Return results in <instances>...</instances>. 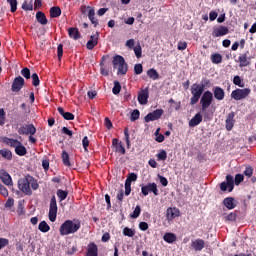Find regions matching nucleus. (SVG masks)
Wrapping results in <instances>:
<instances>
[{"instance_id":"1","label":"nucleus","mask_w":256,"mask_h":256,"mask_svg":"<svg viewBox=\"0 0 256 256\" xmlns=\"http://www.w3.org/2000/svg\"><path fill=\"white\" fill-rule=\"evenodd\" d=\"M18 188L20 191H22V193L26 195H33V191H37L39 189V183H37L33 176L27 175L24 178H20L18 180Z\"/></svg>"},{"instance_id":"2","label":"nucleus","mask_w":256,"mask_h":256,"mask_svg":"<svg viewBox=\"0 0 256 256\" xmlns=\"http://www.w3.org/2000/svg\"><path fill=\"white\" fill-rule=\"evenodd\" d=\"M79 229H81V221L79 219L66 220L61 224L59 233L62 237H65L67 235H74Z\"/></svg>"},{"instance_id":"3","label":"nucleus","mask_w":256,"mask_h":256,"mask_svg":"<svg viewBox=\"0 0 256 256\" xmlns=\"http://www.w3.org/2000/svg\"><path fill=\"white\" fill-rule=\"evenodd\" d=\"M212 103H213V93L207 90L202 94V97L200 99L201 111L203 113L204 119H211V116H209V112H207V109L211 107Z\"/></svg>"},{"instance_id":"4","label":"nucleus","mask_w":256,"mask_h":256,"mask_svg":"<svg viewBox=\"0 0 256 256\" xmlns=\"http://www.w3.org/2000/svg\"><path fill=\"white\" fill-rule=\"evenodd\" d=\"M19 135H29L28 141L29 143L35 144L37 143V139L33 137L35 133H37V128L33 124H25L18 128Z\"/></svg>"},{"instance_id":"5","label":"nucleus","mask_w":256,"mask_h":256,"mask_svg":"<svg viewBox=\"0 0 256 256\" xmlns=\"http://www.w3.org/2000/svg\"><path fill=\"white\" fill-rule=\"evenodd\" d=\"M112 63L114 69L118 68V75H127L129 67L127 66V62H125V58H123V56H114Z\"/></svg>"},{"instance_id":"6","label":"nucleus","mask_w":256,"mask_h":256,"mask_svg":"<svg viewBox=\"0 0 256 256\" xmlns=\"http://www.w3.org/2000/svg\"><path fill=\"white\" fill-rule=\"evenodd\" d=\"M190 91L192 95L190 98V105H197L201 99V96L203 95V91L205 90L199 84L194 83L192 84Z\"/></svg>"},{"instance_id":"7","label":"nucleus","mask_w":256,"mask_h":256,"mask_svg":"<svg viewBox=\"0 0 256 256\" xmlns=\"http://www.w3.org/2000/svg\"><path fill=\"white\" fill-rule=\"evenodd\" d=\"M250 94L251 90L249 88H237L236 90L232 91L231 98L234 99V101H241L243 99H247Z\"/></svg>"},{"instance_id":"8","label":"nucleus","mask_w":256,"mask_h":256,"mask_svg":"<svg viewBox=\"0 0 256 256\" xmlns=\"http://www.w3.org/2000/svg\"><path fill=\"white\" fill-rule=\"evenodd\" d=\"M57 198L55 196H52L51 200H50V205H49V221H51V223H55V221H57Z\"/></svg>"},{"instance_id":"9","label":"nucleus","mask_w":256,"mask_h":256,"mask_svg":"<svg viewBox=\"0 0 256 256\" xmlns=\"http://www.w3.org/2000/svg\"><path fill=\"white\" fill-rule=\"evenodd\" d=\"M87 11H88V19L91 21L94 27H97V25H99V22L95 18V9H93L91 6H81V13L83 15H85Z\"/></svg>"},{"instance_id":"10","label":"nucleus","mask_w":256,"mask_h":256,"mask_svg":"<svg viewBox=\"0 0 256 256\" xmlns=\"http://www.w3.org/2000/svg\"><path fill=\"white\" fill-rule=\"evenodd\" d=\"M220 189L221 191H227L228 189L229 193H231V191L235 189V179L233 178V176L227 175L226 182H222L220 184Z\"/></svg>"},{"instance_id":"11","label":"nucleus","mask_w":256,"mask_h":256,"mask_svg":"<svg viewBox=\"0 0 256 256\" xmlns=\"http://www.w3.org/2000/svg\"><path fill=\"white\" fill-rule=\"evenodd\" d=\"M163 113H164L163 109H156L153 112L148 113L145 116L144 121L145 123H151V121H159Z\"/></svg>"},{"instance_id":"12","label":"nucleus","mask_w":256,"mask_h":256,"mask_svg":"<svg viewBox=\"0 0 256 256\" xmlns=\"http://www.w3.org/2000/svg\"><path fill=\"white\" fill-rule=\"evenodd\" d=\"M24 85H25V79H23V77L21 76H18L14 79L12 83L11 91H13L14 93H19V91L23 89Z\"/></svg>"},{"instance_id":"13","label":"nucleus","mask_w":256,"mask_h":256,"mask_svg":"<svg viewBox=\"0 0 256 256\" xmlns=\"http://www.w3.org/2000/svg\"><path fill=\"white\" fill-rule=\"evenodd\" d=\"M238 63L239 67H249V65H251V57H249V51L239 55Z\"/></svg>"},{"instance_id":"14","label":"nucleus","mask_w":256,"mask_h":256,"mask_svg":"<svg viewBox=\"0 0 256 256\" xmlns=\"http://www.w3.org/2000/svg\"><path fill=\"white\" fill-rule=\"evenodd\" d=\"M0 180L2 183H4V185H7V187H13V179L11 178V175L5 171V169H0Z\"/></svg>"},{"instance_id":"15","label":"nucleus","mask_w":256,"mask_h":256,"mask_svg":"<svg viewBox=\"0 0 256 256\" xmlns=\"http://www.w3.org/2000/svg\"><path fill=\"white\" fill-rule=\"evenodd\" d=\"M149 100V90L146 89H142L139 93H138V102L140 105H147Z\"/></svg>"},{"instance_id":"16","label":"nucleus","mask_w":256,"mask_h":256,"mask_svg":"<svg viewBox=\"0 0 256 256\" xmlns=\"http://www.w3.org/2000/svg\"><path fill=\"white\" fill-rule=\"evenodd\" d=\"M99 43V33L90 36V39L86 43V48L91 51L95 49L96 45Z\"/></svg>"},{"instance_id":"17","label":"nucleus","mask_w":256,"mask_h":256,"mask_svg":"<svg viewBox=\"0 0 256 256\" xmlns=\"http://www.w3.org/2000/svg\"><path fill=\"white\" fill-rule=\"evenodd\" d=\"M213 94L214 98L216 99V101H223V99H225V90H223V88L219 87V86H215L213 89Z\"/></svg>"},{"instance_id":"18","label":"nucleus","mask_w":256,"mask_h":256,"mask_svg":"<svg viewBox=\"0 0 256 256\" xmlns=\"http://www.w3.org/2000/svg\"><path fill=\"white\" fill-rule=\"evenodd\" d=\"M191 247L194 251H203L205 249V240L198 238L191 242Z\"/></svg>"},{"instance_id":"19","label":"nucleus","mask_w":256,"mask_h":256,"mask_svg":"<svg viewBox=\"0 0 256 256\" xmlns=\"http://www.w3.org/2000/svg\"><path fill=\"white\" fill-rule=\"evenodd\" d=\"M229 33V28L225 26H219L218 28H214L212 32V37H223V35H227Z\"/></svg>"},{"instance_id":"20","label":"nucleus","mask_w":256,"mask_h":256,"mask_svg":"<svg viewBox=\"0 0 256 256\" xmlns=\"http://www.w3.org/2000/svg\"><path fill=\"white\" fill-rule=\"evenodd\" d=\"M235 127V112H230L226 118V129L231 131Z\"/></svg>"},{"instance_id":"21","label":"nucleus","mask_w":256,"mask_h":256,"mask_svg":"<svg viewBox=\"0 0 256 256\" xmlns=\"http://www.w3.org/2000/svg\"><path fill=\"white\" fill-rule=\"evenodd\" d=\"M98 255H99V248L97 247V244H95L94 242L90 243L88 245L86 256H98Z\"/></svg>"},{"instance_id":"22","label":"nucleus","mask_w":256,"mask_h":256,"mask_svg":"<svg viewBox=\"0 0 256 256\" xmlns=\"http://www.w3.org/2000/svg\"><path fill=\"white\" fill-rule=\"evenodd\" d=\"M202 121H203V116L201 115V113H197L189 121L188 125H189V127H197V125H200Z\"/></svg>"},{"instance_id":"23","label":"nucleus","mask_w":256,"mask_h":256,"mask_svg":"<svg viewBox=\"0 0 256 256\" xmlns=\"http://www.w3.org/2000/svg\"><path fill=\"white\" fill-rule=\"evenodd\" d=\"M57 111L66 121H73L75 119V115L71 112H65L63 107H58Z\"/></svg>"},{"instance_id":"24","label":"nucleus","mask_w":256,"mask_h":256,"mask_svg":"<svg viewBox=\"0 0 256 256\" xmlns=\"http://www.w3.org/2000/svg\"><path fill=\"white\" fill-rule=\"evenodd\" d=\"M68 35H69L70 39H73L74 41L81 39V34L79 33V29H77L76 27L69 28Z\"/></svg>"},{"instance_id":"25","label":"nucleus","mask_w":256,"mask_h":256,"mask_svg":"<svg viewBox=\"0 0 256 256\" xmlns=\"http://www.w3.org/2000/svg\"><path fill=\"white\" fill-rule=\"evenodd\" d=\"M166 217L168 221H172V219H175V217H179V209L168 208L166 212Z\"/></svg>"},{"instance_id":"26","label":"nucleus","mask_w":256,"mask_h":256,"mask_svg":"<svg viewBox=\"0 0 256 256\" xmlns=\"http://www.w3.org/2000/svg\"><path fill=\"white\" fill-rule=\"evenodd\" d=\"M3 143L9 145V147H13L14 149H16L18 145L21 143V141L13 138L4 137Z\"/></svg>"},{"instance_id":"27","label":"nucleus","mask_w":256,"mask_h":256,"mask_svg":"<svg viewBox=\"0 0 256 256\" xmlns=\"http://www.w3.org/2000/svg\"><path fill=\"white\" fill-rule=\"evenodd\" d=\"M223 205H225L228 209H235L237 205L235 204V198L228 197L223 200Z\"/></svg>"},{"instance_id":"28","label":"nucleus","mask_w":256,"mask_h":256,"mask_svg":"<svg viewBox=\"0 0 256 256\" xmlns=\"http://www.w3.org/2000/svg\"><path fill=\"white\" fill-rule=\"evenodd\" d=\"M50 17L51 19H56L61 17V8L59 6H53L50 8Z\"/></svg>"},{"instance_id":"29","label":"nucleus","mask_w":256,"mask_h":256,"mask_svg":"<svg viewBox=\"0 0 256 256\" xmlns=\"http://www.w3.org/2000/svg\"><path fill=\"white\" fill-rule=\"evenodd\" d=\"M16 155H19V157H25L27 155V148L23 146V143L20 142L17 148H15Z\"/></svg>"},{"instance_id":"30","label":"nucleus","mask_w":256,"mask_h":256,"mask_svg":"<svg viewBox=\"0 0 256 256\" xmlns=\"http://www.w3.org/2000/svg\"><path fill=\"white\" fill-rule=\"evenodd\" d=\"M36 19L40 25H47V16H45V13L41 11L37 12Z\"/></svg>"},{"instance_id":"31","label":"nucleus","mask_w":256,"mask_h":256,"mask_svg":"<svg viewBox=\"0 0 256 256\" xmlns=\"http://www.w3.org/2000/svg\"><path fill=\"white\" fill-rule=\"evenodd\" d=\"M163 239L166 243H175V241H177V236L173 233H166L163 236Z\"/></svg>"},{"instance_id":"32","label":"nucleus","mask_w":256,"mask_h":256,"mask_svg":"<svg viewBox=\"0 0 256 256\" xmlns=\"http://www.w3.org/2000/svg\"><path fill=\"white\" fill-rule=\"evenodd\" d=\"M0 155L1 157L7 159L8 161H11V159H13V153L11 152V150L2 149L0 150Z\"/></svg>"},{"instance_id":"33","label":"nucleus","mask_w":256,"mask_h":256,"mask_svg":"<svg viewBox=\"0 0 256 256\" xmlns=\"http://www.w3.org/2000/svg\"><path fill=\"white\" fill-rule=\"evenodd\" d=\"M38 229H39V231H41V233H48V231H50L51 227L49 226V224H47L46 221H41L38 225Z\"/></svg>"},{"instance_id":"34","label":"nucleus","mask_w":256,"mask_h":256,"mask_svg":"<svg viewBox=\"0 0 256 256\" xmlns=\"http://www.w3.org/2000/svg\"><path fill=\"white\" fill-rule=\"evenodd\" d=\"M211 62L214 63V65H219L223 61V56L219 53H214L211 55Z\"/></svg>"},{"instance_id":"35","label":"nucleus","mask_w":256,"mask_h":256,"mask_svg":"<svg viewBox=\"0 0 256 256\" xmlns=\"http://www.w3.org/2000/svg\"><path fill=\"white\" fill-rule=\"evenodd\" d=\"M147 75L150 79H152L153 81H157V79H159V73L157 72V70H155L154 68H151L147 71Z\"/></svg>"},{"instance_id":"36","label":"nucleus","mask_w":256,"mask_h":256,"mask_svg":"<svg viewBox=\"0 0 256 256\" xmlns=\"http://www.w3.org/2000/svg\"><path fill=\"white\" fill-rule=\"evenodd\" d=\"M148 192L153 193L155 196L159 195V189H157V184L155 182L147 184Z\"/></svg>"},{"instance_id":"37","label":"nucleus","mask_w":256,"mask_h":256,"mask_svg":"<svg viewBox=\"0 0 256 256\" xmlns=\"http://www.w3.org/2000/svg\"><path fill=\"white\" fill-rule=\"evenodd\" d=\"M56 195H57L58 199H60V201H65V199H67V195H69V193L67 191L58 189L56 192Z\"/></svg>"},{"instance_id":"38","label":"nucleus","mask_w":256,"mask_h":256,"mask_svg":"<svg viewBox=\"0 0 256 256\" xmlns=\"http://www.w3.org/2000/svg\"><path fill=\"white\" fill-rule=\"evenodd\" d=\"M62 161L66 167H71V162L69 161V153H67V151L62 152Z\"/></svg>"},{"instance_id":"39","label":"nucleus","mask_w":256,"mask_h":256,"mask_svg":"<svg viewBox=\"0 0 256 256\" xmlns=\"http://www.w3.org/2000/svg\"><path fill=\"white\" fill-rule=\"evenodd\" d=\"M199 86L202 87V89L205 91V89H209V87H211V81L207 78H204L201 80Z\"/></svg>"},{"instance_id":"40","label":"nucleus","mask_w":256,"mask_h":256,"mask_svg":"<svg viewBox=\"0 0 256 256\" xmlns=\"http://www.w3.org/2000/svg\"><path fill=\"white\" fill-rule=\"evenodd\" d=\"M123 235L125 237H135V231L129 227L123 229Z\"/></svg>"},{"instance_id":"41","label":"nucleus","mask_w":256,"mask_h":256,"mask_svg":"<svg viewBox=\"0 0 256 256\" xmlns=\"http://www.w3.org/2000/svg\"><path fill=\"white\" fill-rule=\"evenodd\" d=\"M137 181V174L136 173H129L125 183L131 185V183Z\"/></svg>"},{"instance_id":"42","label":"nucleus","mask_w":256,"mask_h":256,"mask_svg":"<svg viewBox=\"0 0 256 256\" xmlns=\"http://www.w3.org/2000/svg\"><path fill=\"white\" fill-rule=\"evenodd\" d=\"M112 93L114 95H119V93H121V84L119 83V81H114V87L112 89Z\"/></svg>"},{"instance_id":"43","label":"nucleus","mask_w":256,"mask_h":256,"mask_svg":"<svg viewBox=\"0 0 256 256\" xmlns=\"http://www.w3.org/2000/svg\"><path fill=\"white\" fill-rule=\"evenodd\" d=\"M31 78H32V85L34 87H39V84L41 83V81L39 80V75H37V73H33Z\"/></svg>"},{"instance_id":"44","label":"nucleus","mask_w":256,"mask_h":256,"mask_svg":"<svg viewBox=\"0 0 256 256\" xmlns=\"http://www.w3.org/2000/svg\"><path fill=\"white\" fill-rule=\"evenodd\" d=\"M141 215V206L137 205L133 211V213L130 215L132 219H137Z\"/></svg>"},{"instance_id":"45","label":"nucleus","mask_w":256,"mask_h":256,"mask_svg":"<svg viewBox=\"0 0 256 256\" xmlns=\"http://www.w3.org/2000/svg\"><path fill=\"white\" fill-rule=\"evenodd\" d=\"M134 53H135V56L137 57V59H141V55L143 53L141 44H138L134 47Z\"/></svg>"},{"instance_id":"46","label":"nucleus","mask_w":256,"mask_h":256,"mask_svg":"<svg viewBox=\"0 0 256 256\" xmlns=\"http://www.w3.org/2000/svg\"><path fill=\"white\" fill-rule=\"evenodd\" d=\"M245 179V176L243 174H236L234 178L235 185H241Z\"/></svg>"},{"instance_id":"47","label":"nucleus","mask_w":256,"mask_h":256,"mask_svg":"<svg viewBox=\"0 0 256 256\" xmlns=\"http://www.w3.org/2000/svg\"><path fill=\"white\" fill-rule=\"evenodd\" d=\"M233 83L238 87H245V84H243V80H241V76H234Z\"/></svg>"},{"instance_id":"48","label":"nucleus","mask_w":256,"mask_h":256,"mask_svg":"<svg viewBox=\"0 0 256 256\" xmlns=\"http://www.w3.org/2000/svg\"><path fill=\"white\" fill-rule=\"evenodd\" d=\"M21 75L22 77L26 79H31V70L29 68L25 67L21 70Z\"/></svg>"},{"instance_id":"49","label":"nucleus","mask_w":256,"mask_h":256,"mask_svg":"<svg viewBox=\"0 0 256 256\" xmlns=\"http://www.w3.org/2000/svg\"><path fill=\"white\" fill-rule=\"evenodd\" d=\"M7 3L11 7V13H15V11H17V0H7Z\"/></svg>"},{"instance_id":"50","label":"nucleus","mask_w":256,"mask_h":256,"mask_svg":"<svg viewBox=\"0 0 256 256\" xmlns=\"http://www.w3.org/2000/svg\"><path fill=\"white\" fill-rule=\"evenodd\" d=\"M140 115H141V113L139 112L138 109L133 110L131 113L130 121H137V119H139Z\"/></svg>"},{"instance_id":"51","label":"nucleus","mask_w":256,"mask_h":256,"mask_svg":"<svg viewBox=\"0 0 256 256\" xmlns=\"http://www.w3.org/2000/svg\"><path fill=\"white\" fill-rule=\"evenodd\" d=\"M22 9L24 11H33V3H28L27 1H24L22 4Z\"/></svg>"},{"instance_id":"52","label":"nucleus","mask_w":256,"mask_h":256,"mask_svg":"<svg viewBox=\"0 0 256 256\" xmlns=\"http://www.w3.org/2000/svg\"><path fill=\"white\" fill-rule=\"evenodd\" d=\"M124 137L126 141L127 148L131 147V140H129V128L124 129Z\"/></svg>"},{"instance_id":"53","label":"nucleus","mask_w":256,"mask_h":256,"mask_svg":"<svg viewBox=\"0 0 256 256\" xmlns=\"http://www.w3.org/2000/svg\"><path fill=\"white\" fill-rule=\"evenodd\" d=\"M0 195H2V197H9V190H7V188L3 186V184L1 183H0Z\"/></svg>"},{"instance_id":"54","label":"nucleus","mask_w":256,"mask_h":256,"mask_svg":"<svg viewBox=\"0 0 256 256\" xmlns=\"http://www.w3.org/2000/svg\"><path fill=\"white\" fill-rule=\"evenodd\" d=\"M116 153H120L121 155H125V147L123 143L119 142V144L115 147Z\"/></svg>"},{"instance_id":"55","label":"nucleus","mask_w":256,"mask_h":256,"mask_svg":"<svg viewBox=\"0 0 256 256\" xmlns=\"http://www.w3.org/2000/svg\"><path fill=\"white\" fill-rule=\"evenodd\" d=\"M134 72H135V75H141V73H143V65L142 64L134 65Z\"/></svg>"},{"instance_id":"56","label":"nucleus","mask_w":256,"mask_h":256,"mask_svg":"<svg viewBox=\"0 0 256 256\" xmlns=\"http://www.w3.org/2000/svg\"><path fill=\"white\" fill-rule=\"evenodd\" d=\"M157 158L160 161H165L167 159V152L165 150H161L158 154H157Z\"/></svg>"},{"instance_id":"57","label":"nucleus","mask_w":256,"mask_h":256,"mask_svg":"<svg viewBox=\"0 0 256 256\" xmlns=\"http://www.w3.org/2000/svg\"><path fill=\"white\" fill-rule=\"evenodd\" d=\"M244 175L246 177H252L253 176V167L249 166V167H246V169L244 170Z\"/></svg>"},{"instance_id":"58","label":"nucleus","mask_w":256,"mask_h":256,"mask_svg":"<svg viewBox=\"0 0 256 256\" xmlns=\"http://www.w3.org/2000/svg\"><path fill=\"white\" fill-rule=\"evenodd\" d=\"M158 179L163 187H167V185H169V181L167 180V178L158 175Z\"/></svg>"},{"instance_id":"59","label":"nucleus","mask_w":256,"mask_h":256,"mask_svg":"<svg viewBox=\"0 0 256 256\" xmlns=\"http://www.w3.org/2000/svg\"><path fill=\"white\" fill-rule=\"evenodd\" d=\"M57 55L59 61H61V57H63V44H59L57 47Z\"/></svg>"},{"instance_id":"60","label":"nucleus","mask_w":256,"mask_h":256,"mask_svg":"<svg viewBox=\"0 0 256 256\" xmlns=\"http://www.w3.org/2000/svg\"><path fill=\"white\" fill-rule=\"evenodd\" d=\"M9 245V239L0 238V250Z\"/></svg>"},{"instance_id":"61","label":"nucleus","mask_w":256,"mask_h":256,"mask_svg":"<svg viewBox=\"0 0 256 256\" xmlns=\"http://www.w3.org/2000/svg\"><path fill=\"white\" fill-rule=\"evenodd\" d=\"M187 49V42L180 41L178 42V50L185 51Z\"/></svg>"},{"instance_id":"62","label":"nucleus","mask_w":256,"mask_h":256,"mask_svg":"<svg viewBox=\"0 0 256 256\" xmlns=\"http://www.w3.org/2000/svg\"><path fill=\"white\" fill-rule=\"evenodd\" d=\"M139 229L140 231H147V229H149V224H147V222H140Z\"/></svg>"},{"instance_id":"63","label":"nucleus","mask_w":256,"mask_h":256,"mask_svg":"<svg viewBox=\"0 0 256 256\" xmlns=\"http://www.w3.org/2000/svg\"><path fill=\"white\" fill-rule=\"evenodd\" d=\"M82 145H83L84 151H87V147H89V138L87 136L83 138Z\"/></svg>"},{"instance_id":"64","label":"nucleus","mask_w":256,"mask_h":256,"mask_svg":"<svg viewBox=\"0 0 256 256\" xmlns=\"http://www.w3.org/2000/svg\"><path fill=\"white\" fill-rule=\"evenodd\" d=\"M125 195L129 196L131 195V184L125 182Z\"/></svg>"}]
</instances>
